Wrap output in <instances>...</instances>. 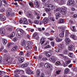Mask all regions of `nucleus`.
Wrapping results in <instances>:
<instances>
[{"label":"nucleus","instance_id":"obj_47","mask_svg":"<svg viewBox=\"0 0 77 77\" xmlns=\"http://www.w3.org/2000/svg\"><path fill=\"white\" fill-rule=\"evenodd\" d=\"M69 35V32H68V31L66 30V35H65V36H68V35Z\"/></svg>","mask_w":77,"mask_h":77},{"label":"nucleus","instance_id":"obj_12","mask_svg":"<svg viewBox=\"0 0 77 77\" xmlns=\"http://www.w3.org/2000/svg\"><path fill=\"white\" fill-rule=\"evenodd\" d=\"M18 60L19 61L20 63H23V62H24V58L21 57H18Z\"/></svg>","mask_w":77,"mask_h":77},{"label":"nucleus","instance_id":"obj_62","mask_svg":"<svg viewBox=\"0 0 77 77\" xmlns=\"http://www.w3.org/2000/svg\"><path fill=\"white\" fill-rule=\"evenodd\" d=\"M30 52H27L26 54V55H27L28 56H30Z\"/></svg>","mask_w":77,"mask_h":77},{"label":"nucleus","instance_id":"obj_57","mask_svg":"<svg viewBox=\"0 0 77 77\" xmlns=\"http://www.w3.org/2000/svg\"><path fill=\"white\" fill-rule=\"evenodd\" d=\"M39 20H35L34 21V23H35V24H38V23H39Z\"/></svg>","mask_w":77,"mask_h":77},{"label":"nucleus","instance_id":"obj_19","mask_svg":"<svg viewBox=\"0 0 77 77\" xmlns=\"http://www.w3.org/2000/svg\"><path fill=\"white\" fill-rule=\"evenodd\" d=\"M49 59L51 60H52L54 63L56 62V59L54 56L51 57V58H49Z\"/></svg>","mask_w":77,"mask_h":77},{"label":"nucleus","instance_id":"obj_18","mask_svg":"<svg viewBox=\"0 0 77 77\" xmlns=\"http://www.w3.org/2000/svg\"><path fill=\"white\" fill-rule=\"evenodd\" d=\"M34 14L35 15H37V19L38 20H39L40 19V16H39V13H37L36 11H34Z\"/></svg>","mask_w":77,"mask_h":77},{"label":"nucleus","instance_id":"obj_54","mask_svg":"<svg viewBox=\"0 0 77 77\" xmlns=\"http://www.w3.org/2000/svg\"><path fill=\"white\" fill-rule=\"evenodd\" d=\"M20 73H21V74H24V71L23 70H21L20 71Z\"/></svg>","mask_w":77,"mask_h":77},{"label":"nucleus","instance_id":"obj_5","mask_svg":"<svg viewBox=\"0 0 77 77\" xmlns=\"http://www.w3.org/2000/svg\"><path fill=\"white\" fill-rule=\"evenodd\" d=\"M46 6L50 10H52L54 9V6L51 4H48Z\"/></svg>","mask_w":77,"mask_h":77},{"label":"nucleus","instance_id":"obj_46","mask_svg":"<svg viewBox=\"0 0 77 77\" xmlns=\"http://www.w3.org/2000/svg\"><path fill=\"white\" fill-rule=\"evenodd\" d=\"M71 60H68L66 62V63L67 65H68V64H69L70 63H71Z\"/></svg>","mask_w":77,"mask_h":77},{"label":"nucleus","instance_id":"obj_31","mask_svg":"<svg viewBox=\"0 0 77 77\" xmlns=\"http://www.w3.org/2000/svg\"><path fill=\"white\" fill-rule=\"evenodd\" d=\"M59 47L60 49H63L64 48V45L63 44H61L59 45Z\"/></svg>","mask_w":77,"mask_h":77},{"label":"nucleus","instance_id":"obj_48","mask_svg":"<svg viewBox=\"0 0 77 77\" xmlns=\"http://www.w3.org/2000/svg\"><path fill=\"white\" fill-rule=\"evenodd\" d=\"M13 45V43L12 42H10L8 43V47H9V46H11V45Z\"/></svg>","mask_w":77,"mask_h":77},{"label":"nucleus","instance_id":"obj_61","mask_svg":"<svg viewBox=\"0 0 77 77\" xmlns=\"http://www.w3.org/2000/svg\"><path fill=\"white\" fill-rule=\"evenodd\" d=\"M7 61H8V60L5 59V60L4 61V64L5 65V64H6L7 63Z\"/></svg>","mask_w":77,"mask_h":77},{"label":"nucleus","instance_id":"obj_37","mask_svg":"<svg viewBox=\"0 0 77 77\" xmlns=\"http://www.w3.org/2000/svg\"><path fill=\"white\" fill-rule=\"evenodd\" d=\"M1 20L3 21H5V20H6V17L4 16H3L2 17V18Z\"/></svg>","mask_w":77,"mask_h":77},{"label":"nucleus","instance_id":"obj_10","mask_svg":"<svg viewBox=\"0 0 77 77\" xmlns=\"http://www.w3.org/2000/svg\"><path fill=\"white\" fill-rule=\"evenodd\" d=\"M48 18L51 20H52V21H55V20L54 17H51V14L50 13H48Z\"/></svg>","mask_w":77,"mask_h":77},{"label":"nucleus","instance_id":"obj_23","mask_svg":"<svg viewBox=\"0 0 77 77\" xmlns=\"http://www.w3.org/2000/svg\"><path fill=\"white\" fill-rule=\"evenodd\" d=\"M69 69L68 68H66V69L64 71V74H68V72H69Z\"/></svg>","mask_w":77,"mask_h":77},{"label":"nucleus","instance_id":"obj_24","mask_svg":"<svg viewBox=\"0 0 77 77\" xmlns=\"http://www.w3.org/2000/svg\"><path fill=\"white\" fill-rule=\"evenodd\" d=\"M45 42V40L43 38H42L40 42V44H44V43Z\"/></svg>","mask_w":77,"mask_h":77},{"label":"nucleus","instance_id":"obj_53","mask_svg":"<svg viewBox=\"0 0 77 77\" xmlns=\"http://www.w3.org/2000/svg\"><path fill=\"white\" fill-rule=\"evenodd\" d=\"M28 30H29V31H30L31 32H34V29H28Z\"/></svg>","mask_w":77,"mask_h":77},{"label":"nucleus","instance_id":"obj_55","mask_svg":"<svg viewBox=\"0 0 77 77\" xmlns=\"http://www.w3.org/2000/svg\"><path fill=\"white\" fill-rule=\"evenodd\" d=\"M25 44H26V41L25 40H23L22 44V45H23V46H24Z\"/></svg>","mask_w":77,"mask_h":77},{"label":"nucleus","instance_id":"obj_34","mask_svg":"<svg viewBox=\"0 0 77 77\" xmlns=\"http://www.w3.org/2000/svg\"><path fill=\"white\" fill-rule=\"evenodd\" d=\"M2 42L4 44H6V43H7V40H6V39L4 38L3 39Z\"/></svg>","mask_w":77,"mask_h":77},{"label":"nucleus","instance_id":"obj_16","mask_svg":"<svg viewBox=\"0 0 77 77\" xmlns=\"http://www.w3.org/2000/svg\"><path fill=\"white\" fill-rule=\"evenodd\" d=\"M18 47L17 46H15L12 48L11 51H15L18 50Z\"/></svg>","mask_w":77,"mask_h":77},{"label":"nucleus","instance_id":"obj_22","mask_svg":"<svg viewBox=\"0 0 77 77\" xmlns=\"http://www.w3.org/2000/svg\"><path fill=\"white\" fill-rule=\"evenodd\" d=\"M5 27L7 30H8L9 32H11L12 30V29L11 28V26H8V25H7L5 26Z\"/></svg>","mask_w":77,"mask_h":77},{"label":"nucleus","instance_id":"obj_44","mask_svg":"<svg viewBox=\"0 0 77 77\" xmlns=\"http://www.w3.org/2000/svg\"><path fill=\"white\" fill-rule=\"evenodd\" d=\"M20 71L19 70H17L15 72V74H18L20 73Z\"/></svg>","mask_w":77,"mask_h":77},{"label":"nucleus","instance_id":"obj_9","mask_svg":"<svg viewBox=\"0 0 77 77\" xmlns=\"http://www.w3.org/2000/svg\"><path fill=\"white\" fill-rule=\"evenodd\" d=\"M45 67L46 68H48V69H51V66L50 65V64L48 63H46L45 64Z\"/></svg>","mask_w":77,"mask_h":77},{"label":"nucleus","instance_id":"obj_4","mask_svg":"<svg viewBox=\"0 0 77 77\" xmlns=\"http://www.w3.org/2000/svg\"><path fill=\"white\" fill-rule=\"evenodd\" d=\"M68 50H70V51H75V47H74V45H71L69 47Z\"/></svg>","mask_w":77,"mask_h":77},{"label":"nucleus","instance_id":"obj_27","mask_svg":"<svg viewBox=\"0 0 77 77\" xmlns=\"http://www.w3.org/2000/svg\"><path fill=\"white\" fill-rule=\"evenodd\" d=\"M37 74L36 75L37 76L39 77V75H40V72H41V71L40 69H38L36 71Z\"/></svg>","mask_w":77,"mask_h":77},{"label":"nucleus","instance_id":"obj_33","mask_svg":"<svg viewBox=\"0 0 77 77\" xmlns=\"http://www.w3.org/2000/svg\"><path fill=\"white\" fill-rule=\"evenodd\" d=\"M73 31V32H75L76 31V29H75V26H72V28L71 29Z\"/></svg>","mask_w":77,"mask_h":77},{"label":"nucleus","instance_id":"obj_29","mask_svg":"<svg viewBox=\"0 0 77 77\" xmlns=\"http://www.w3.org/2000/svg\"><path fill=\"white\" fill-rule=\"evenodd\" d=\"M56 40L57 42H60V41H62V39L61 38H59L58 37H57L56 38Z\"/></svg>","mask_w":77,"mask_h":77},{"label":"nucleus","instance_id":"obj_20","mask_svg":"<svg viewBox=\"0 0 77 77\" xmlns=\"http://www.w3.org/2000/svg\"><path fill=\"white\" fill-rule=\"evenodd\" d=\"M45 54L48 57H50L51 56V53L50 52H46Z\"/></svg>","mask_w":77,"mask_h":77},{"label":"nucleus","instance_id":"obj_15","mask_svg":"<svg viewBox=\"0 0 77 77\" xmlns=\"http://www.w3.org/2000/svg\"><path fill=\"white\" fill-rule=\"evenodd\" d=\"M26 73H27L28 74H30V75L32 74L33 73L32 71L30 70V69H26Z\"/></svg>","mask_w":77,"mask_h":77},{"label":"nucleus","instance_id":"obj_25","mask_svg":"<svg viewBox=\"0 0 77 77\" xmlns=\"http://www.w3.org/2000/svg\"><path fill=\"white\" fill-rule=\"evenodd\" d=\"M29 65V63L26 62L25 64H23L21 66V67L22 68H24V67H26V66H27V65Z\"/></svg>","mask_w":77,"mask_h":77},{"label":"nucleus","instance_id":"obj_21","mask_svg":"<svg viewBox=\"0 0 77 77\" xmlns=\"http://www.w3.org/2000/svg\"><path fill=\"white\" fill-rule=\"evenodd\" d=\"M65 41L67 43V44H68V43L71 42V40L69 38L66 37L65 38Z\"/></svg>","mask_w":77,"mask_h":77},{"label":"nucleus","instance_id":"obj_59","mask_svg":"<svg viewBox=\"0 0 77 77\" xmlns=\"http://www.w3.org/2000/svg\"><path fill=\"white\" fill-rule=\"evenodd\" d=\"M56 52H59V51H60V49H59V48H57V49H56Z\"/></svg>","mask_w":77,"mask_h":77},{"label":"nucleus","instance_id":"obj_58","mask_svg":"<svg viewBox=\"0 0 77 77\" xmlns=\"http://www.w3.org/2000/svg\"><path fill=\"white\" fill-rule=\"evenodd\" d=\"M23 23V20L21 19H20L19 20V23L20 24H22Z\"/></svg>","mask_w":77,"mask_h":77},{"label":"nucleus","instance_id":"obj_51","mask_svg":"<svg viewBox=\"0 0 77 77\" xmlns=\"http://www.w3.org/2000/svg\"><path fill=\"white\" fill-rule=\"evenodd\" d=\"M36 36H37V33L36 32H35L33 34V36L34 38H35V37H36Z\"/></svg>","mask_w":77,"mask_h":77},{"label":"nucleus","instance_id":"obj_6","mask_svg":"<svg viewBox=\"0 0 77 77\" xmlns=\"http://www.w3.org/2000/svg\"><path fill=\"white\" fill-rule=\"evenodd\" d=\"M13 11L12 9H10L7 12V16L9 17H11V13Z\"/></svg>","mask_w":77,"mask_h":77},{"label":"nucleus","instance_id":"obj_11","mask_svg":"<svg viewBox=\"0 0 77 77\" xmlns=\"http://www.w3.org/2000/svg\"><path fill=\"white\" fill-rule=\"evenodd\" d=\"M50 20L48 18L45 17L43 19V23H47L49 22Z\"/></svg>","mask_w":77,"mask_h":77},{"label":"nucleus","instance_id":"obj_41","mask_svg":"<svg viewBox=\"0 0 77 77\" xmlns=\"http://www.w3.org/2000/svg\"><path fill=\"white\" fill-rule=\"evenodd\" d=\"M44 34L47 36H50V33L45 32L44 33Z\"/></svg>","mask_w":77,"mask_h":77},{"label":"nucleus","instance_id":"obj_56","mask_svg":"<svg viewBox=\"0 0 77 77\" xmlns=\"http://www.w3.org/2000/svg\"><path fill=\"white\" fill-rule=\"evenodd\" d=\"M45 77V74L44 73H42V74H41L40 77Z\"/></svg>","mask_w":77,"mask_h":77},{"label":"nucleus","instance_id":"obj_52","mask_svg":"<svg viewBox=\"0 0 77 77\" xmlns=\"http://www.w3.org/2000/svg\"><path fill=\"white\" fill-rule=\"evenodd\" d=\"M25 36H26V38H30V35H28L27 34V33H26L25 34Z\"/></svg>","mask_w":77,"mask_h":77},{"label":"nucleus","instance_id":"obj_50","mask_svg":"<svg viewBox=\"0 0 77 77\" xmlns=\"http://www.w3.org/2000/svg\"><path fill=\"white\" fill-rule=\"evenodd\" d=\"M51 48V46H50V45H47L45 47V48Z\"/></svg>","mask_w":77,"mask_h":77},{"label":"nucleus","instance_id":"obj_38","mask_svg":"<svg viewBox=\"0 0 77 77\" xmlns=\"http://www.w3.org/2000/svg\"><path fill=\"white\" fill-rule=\"evenodd\" d=\"M55 64L57 66H59V65H60V61L57 62L55 63Z\"/></svg>","mask_w":77,"mask_h":77},{"label":"nucleus","instance_id":"obj_26","mask_svg":"<svg viewBox=\"0 0 77 77\" xmlns=\"http://www.w3.org/2000/svg\"><path fill=\"white\" fill-rule=\"evenodd\" d=\"M55 16L56 17L59 18V17H61V14L59 12H57Z\"/></svg>","mask_w":77,"mask_h":77},{"label":"nucleus","instance_id":"obj_43","mask_svg":"<svg viewBox=\"0 0 77 77\" xmlns=\"http://www.w3.org/2000/svg\"><path fill=\"white\" fill-rule=\"evenodd\" d=\"M45 10L46 12H50V10L48 8H45Z\"/></svg>","mask_w":77,"mask_h":77},{"label":"nucleus","instance_id":"obj_3","mask_svg":"<svg viewBox=\"0 0 77 77\" xmlns=\"http://www.w3.org/2000/svg\"><path fill=\"white\" fill-rule=\"evenodd\" d=\"M23 32H24V31H23L22 29H20L17 31V33L18 34V37L19 38L22 37L23 35Z\"/></svg>","mask_w":77,"mask_h":77},{"label":"nucleus","instance_id":"obj_28","mask_svg":"<svg viewBox=\"0 0 77 77\" xmlns=\"http://www.w3.org/2000/svg\"><path fill=\"white\" fill-rule=\"evenodd\" d=\"M68 56L70 57H71V58L74 57V54L72 53H69L68 54Z\"/></svg>","mask_w":77,"mask_h":77},{"label":"nucleus","instance_id":"obj_1","mask_svg":"<svg viewBox=\"0 0 77 77\" xmlns=\"http://www.w3.org/2000/svg\"><path fill=\"white\" fill-rule=\"evenodd\" d=\"M33 44V42H27L24 46V48L27 50L31 51L32 50V46L31 45Z\"/></svg>","mask_w":77,"mask_h":77},{"label":"nucleus","instance_id":"obj_32","mask_svg":"<svg viewBox=\"0 0 77 77\" xmlns=\"http://www.w3.org/2000/svg\"><path fill=\"white\" fill-rule=\"evenodd\" d=\"M15 36V33L13 32L11 34L9 35V38H12L13 36Z\"/></svg>","mask_w":77,"mask_h":77},{"label":"nucleus","instance_id":"obj_40","mask_svg":"<svg viewBox=\"0 0 77 77\" xmlns=\"http://www.w3.org/2000/svg\"><path fill=\"white\" fill-rule=\"evenodd\" d=\"M70 37L73 39H74V40H75V35H73L72 34L71 35Z\"/></svg>","mask_w":77,"mask_h":77},{"label":"nucleus","instance_id":"obj_2","mask_svg":"<svg viewBox=\"0 0 77 77\" xmlns=\"http://www.w3.org/2000/svg\"><path fill=\"white\" fill-rule=\"evenodd\" d=\"M5 59L7 60L8 62H7L8 65H11V64H12V61L14 60V59L7 55L6 54L4 55Z\"/></svg>","mask_w":77,"mask_h":77},{"label":"nucleus","instance_id":"obj_7","mask_svg":"<svg viewBox=\"0 0 77 77\" xmlns=\"http://www.w3.org/2000/svg\"><path fill=\"white\" fill-rule=\"evenodd\" d=\"M55 2H57L58 4L61 5L64 3V0H54Z\"/></svg>","mask_w":77,"mask_h":77},{"label":"nucleus","instance_id":"obj_13","mask_svg":"<svg viewBox=\"0 0 77 77\" xmlns=\"http://www.w3.org/2000/svg\"><path fill=\"white\" fill-rule=\"evenodd\" d=\"M34 5L35 8H38L39 7V4L37 0H35L34 2Z\"/></svg>","mask_w":77,"mask_h":77},{"label":"nucleus","instance_id":"obj_42","mask_svg":"<svg viewBox=\"0 0 77 77\" xmlns=\"http://www.w3.org/2000/svg\"><path fill=\"white\" fill-rule=\"evenodd\" d=\"M59 35L60 36L61 38H63L64 36V33H63L62 32V33H61Z\"/></svg>","mask_w":77,"mask_h":77},{"label":"nucleus","instance_id":"obj_39","mask_svg":"<svg viewBox=\"0 0 77 77\" xmlns=\"http://www.w3.org/2000/svg\"><path fill=\"white\" fill-rule=\"evenodd\" d=\"M61 71V70H58L56 72V74L57 75H59L60 73V72Z\"/></svg>","mask_w":77,"mask_h":77},{"label":"nucleus","instance_id":"obj_36","mask_svg":"<svg viewBox=\"0 0 77 77\" xmlns=\"http://www.w3.org/2000/svg\"><path fill=\"white\" fill-rule=\"evenodd\" d=\"M5 72L2 71H0V75H5Z\"/></svg>","mask_w":77,"mask_h":77},{"label":"nucleus","instance_id":"obj_64","mask_svg":"<svg viewBox=\"0 0 77 77\" xmlns=\"http://www.w3.org/2000/svg\"><path fill=\"white\" fill-rule=\"evenodd\" d=\"M65 54H68V51L67 50H65L64 51Z\"/></svg>","mask_w":77,"mask_h":77},{"label":"nucleus","instance_id":"obj_60","mask_svg":"<svg viewBox=\"0 0 77 77\" xmlns=\"http://www.w3.org/2000/svg\"><path fill=\"white\" fill-rule=\"evenodd\" d=\"M15 14L13 11H12L11 13V16H12V17H14L15 16Z\"/></svg>","mask_w":77,"mask_h":77},{"label":"nucleus","instance_id":"obj_45","mask_svg":"<svg viewBox=\"0 0 77 77\" xmlns=\"http://www.w3.org/2000/svg\"><path fill=\"white\" fill-rule=\"evenodd\" d=\"M5 11V9L4 8H2L0 11V12H1L2 13H3Z\"/></svg>","mask_w":77,"mask_h":77},{"label":"nucleus","instance_id":"obj_17","mask_svg":"<svg viewBox=\"0 0 77 77\" xmlns=\"http://www.w3.org/2000/svg\"><path fill=\"white\" fill-rule=\"evenodd\" d=\"M73 0H69V1L67 2V5L68 6H71L73 4Z\"/></svg>","mask_w":77,"mask_h":77},{"label":"nucleus","instance_id":"obj_30","mask_svg":"<svg viewBox=\"0 0 77 77\" xmlns=\"http://www.w3.org/2000/svg\"><path fill=\"white\" fill-rule=\"evenodd\" d=\"M23 23L25 24H28V22L26 19L24 18L23 20Z\"/></svg>","mask_w":77,"mask_h":77},{"label":"nucleus","instance_id":"obj_49","mask_svg":"<svg viewBox=\"0 0 77 77\" xmlns=\"http://www.w3.org/2000/svg\"><path fill=\"white\" fill-rule=\"evenodd\" d=\"M29 5L30 6L32 7H33V3H32V2H29Z\"/></svg>","mask_w":77,"mask_h":77},{"label":"nucleus","instance_id":"obj_63","mask_svg":"<svg viewBox=\"0 0 77 77\" xmlns=\"http://www.w3.org/2000/svg\"><path fill=\"white\" fill-rule=\"evenodd\" d=\"M29 16L30 18H32L33 17V15L32 14H29Z\"/></svg>","mask_w":77,"mask_h":77},{"label":"nucleus","instance_id":"obj_35","mask_svg":"<svg viewBox=\"0 0 77 77\" xmlns=\"http://www.w3.org/2000/svg\"><path fill=\"white\" fill-rule=\"evenodd\" d=\"M64 20H63V19H61L59 20L58 23H64Z\"/></svg>","mask_w":77,"mask_h":77},{"label":"nucleus","instance_id":"obj_14","mask_svg":"<svg viewBox=\"0 0 77 77\" xmlns=\"http://www.w3.org/2000/svg\"><path fill=\"white\" fill-rule=\"evenodd\" d=\"M0 34L5 35V29L4 28L0 29Z\"/></svg>","mask_w":77,"mask_h":77},{"label":"nucleus","instance_id":"obj_8","mask_svg":"<svg viewBox=\"0 0 77 77\" xmlns=\"http://www.w3.org/2000/svg\"><path fill=\"white\" fill-rule=\"evenodd\" d=\"M60 12L63 14V15H65V14H66V10L65 9V8H61L60 9Z\"/></svg>","mask_w":77,"mask_h":77}]
</instances>
